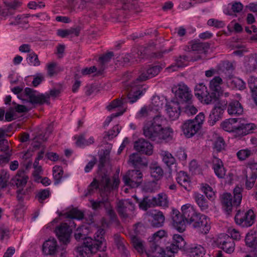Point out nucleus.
Here are the masks:
<instances>
[{"label": "nucleus", "instance_id": "nucleus-1", "mask_svg": "<svg viewBox=\"0 0 257 257\" xmlns=\"http://www.w3.org/2000/svg\"><path fill=\"white\" fill-rule=\"evenodd\" d=\"M163 122L164 120L160 114L155 116L150 120L145 121L143 128L145 137L157 143L171 140L173 138V130L170 127H164Z\"/></svg>", "mask_w": 257, "mask_h": 257}, {"label": "nucleus", "instance_id": "nucleus-2", "mask_svg": "<svg viewBox=\"0 0 257 257\" xmlns=\"http://www.w3.org/2000/svg\"><path fill=\"white\" fill-rule=\"evenodd\" d=\"M182 212L186 222L194 228L202 227V232L206 234L210 229L206 216L197 213L193 206L186 204L182 207Z\"/></svg>", "mask_w": 257, "mask_h": 257}, {"label": "nucleus", "instance_id": "nucleus-3", "mask_svg": "<svg viewBox=\"0 0 257 257\" xmlns=\"http://www.w3.org/2000/svg\"><path fill=\"white\" fill-rule=\"evenodd\" d=\"M242 189L236 187L233 190V197L230 193H224L220 196L221 203L224 211L228 215L232 211L233 206L238 207L242 200Z\"/></svg>", "mask_w": 257, "mask_h": 257}, {"label": "nucleus", "instance_id": "nucleus-4", "mask_svg": "<svg viewBox=\"0 0 257 257\" xmlns=\"http://www.w3.org/2000/svg\"><path fill=\"white\" fill-rule=\"evenodd\" d=\"M157 242H148L149 248L147 252L148 257H174V253L179 250L178 243H172L165 248L161 247Z\"/></svg>", "mask_w": 257, "mask_h": 257}, {"label": "nucleus", "instance_id": "nucleus-5", "mask_svg": "<svg viewBox=\"0 0 257 257\" xmlns=\"http://www.w3.org/2000/svg\"><path fill=\"white\" fill-rule=\"evenodd\" d=\"M106 248L105 242H83L76 249L80 256L85 257L89 253H95L97 251H104Z\"/></svg>", "mask_w": 257, "mask_h": 257}, {"label": "nucleus", "instance_id": "nucleus-6", "mask_svg": "<svg viewBox=\"0 0 257 257\" xmlns=\"http://www.w3.org/2000/svg\"><path fill=\"white\" fill-rule=\"evenodd\" d=\"M179 250L183 251L189 257H202L205 254L204 247L194 242H176Z\"/></svg>", "mask_w": 257, "mask_h": 257}, {"label": "nucleus", "instance_id": "nucleus-7", "mask_svg": "<svg viewBox=\"0 0 257 257\" xmlns=\"http://www.w3.org/2000/svg\"><path fill=\"white\" fill-rule=\"evenodd\" d=\"M75 227L76 224L74 222H69V224L66 222H61L56 226L54 233L59 241H70L73 232L72 227Z\"/></svg>", "mask_w": 257, "mask_h": 257}, {"label": "nucleus", "instance_id": "nucleus-8", "mask_svg": "<svg viewBox=\"0 0 257 257\" xmlns=\"http://www.w3.org/2000/svg\"><path fill=\"white\" fill-rule=\"evenodd\" d=\"M255 219V215L251 209L246 212L238 210L234 217V220L236 224L243 227H247L251 226Z\"/></svg>", "mask_w": 257, "mask_h": 257}, {"label": "nucleus", "instance_id": "nucleus-9", "mask_svg": "<svg viewBox=\"0 0 257 257\" xmlns=\"http://www.w3.org/2000/svg\"><path fill=\"white\" fill-rule=\"evenodd\" d=\"M142 173L140 170H132L127 172L123 176L122 180L125 185L136 188L142 183Z\"/></svg>", "mask_w": 257, "mask_h": 257}, {"label": "nucleus", "instance_id": "nucleus-10", "mask_svg": "<svg viewBox=\"0 0 257 257\" xmlns=\"http://www.w3.org/2000/svg\"><path fill=\"white\" fill-rule=\"evenodd\" d=\"M37 91L31 88L26 87L25 89V94L29 98V102L33 105H42L46 103L50 104L49 96L45 94H36Z\"/></svg>", "mask_w": 257, "mask_h": 257}, {"label": "nucleus", "instance_id": "nucleus-11", "mask_svg": "<svg viewBox=\"0 0 257 257\" xmlns=\"http://www.w3.org/2000/svg\"><path fill=\"white\" fill-rule=\"evenodd\" d=\"M135 209V204L129 199L119 200L117 204V211L123 219L131 217Z\"/></svg>", "mask_w": 257, "mask_h": 257}, {"label": "nucleus", "instance_id": "nucleus-12", "mask_svg": "<svg viewBox=\"0 0 257 257\" xmlns=\"http://www.w3.org/2000/svg\"><path fill=\"white\" fill-rule=\"evenodd\" d=\"M172 223L179 232H182L186 228V222L183 215L178 210L173 209L171 213Z\"/></svg>", "mask_w": 257, "mask_h": 257}, {"label": "nucleus", "instance_id": "nucleus-13", "mask_svg": "<svg viewBox=\"0 0 257 257\" xmlns=\"http://www.w3.org/2000/svg\"><path fill=\"white\" fill-rule=\"evenodd\" d=\"M162 69L160 66H150L145 71L142 70L140 71V75L136 79L137 82H141L151 79L157 75Z\"/></svg>", "mask_w": 257, "mask_h": 257}, {"label": "nucleus", "instance_id": "nucleus-14", "mask_svg": "<svg viewBox=\"0 0 257 257\" xmlns=\"http://www.w3.org/2000/svg\"><path fill=\"white\" fill-rule=\"evenodd\" d=\"M120 4L121 8L116 10L115 13L113 14L112 16L113 18L116 19L119 21H121V17H124L122 15V10L130 11L134 10L137 11L138 6L136 5L134 0H120Z\"/></svg>", "mask_w": 257, "mask_h": 257}, {"label": "nucleus", "instance_id": "nucleus-15", "mask_svg": "<svg viewBox=\"0 0 257 257\" xmlns=\"http://www.w3.org/2000/svg\"><path fill=\"white\" fill-rule=\"evenodd\" d=\"M134 147L138 152L147 155H151L153 153V146L149 141L144 139H139L136 141Z\"/></svg>", "mask_w": 257, "mask_h": 257}, {"label": "nucleus", "instance_id": "nucleus-16", "mask_svg": "<svg viewBox=\"0 0 257 257\" xmlns=\"http://www.w3.org/2000/svg\"><path fill=\"white\" fill-rule=\"evenodd\" d=\"M175 96L180 101L187 103H191L192 95L189 88L185 85H179L178 89L175 91Z\"/></svg>", "mask_w": 257, "mask_h": 257}, {"label": "nucleus", "instance_id": "nucleus-17", "mask_svg": "<svg viewBox=\"0 0 257 257\" xmlns=\"http://www.w3.org/2000/svg\"><path fill=\"white\" fill-rule=\"evenodd\" d=\"M181 128L185 136L188 138L194 136L200 130L199 125L194 123L191 119L184 121Z\"/></svg>", "mask_w": 257, "mask_h": 257}, {"label": "nucleus", "instance_id": "nucleus-18", "mask_svg": "<svg viewBox=\"0 0 257 257\" xmlns=\"http://www.w3.org/2000/svg\"><path fill=\"white\" fill-rule=\"evenodd\" d=\"M128 163L135 168L147 167L148 164L147 159L138 153L130 155Z\"/></svg>", "mask_w": 257, "mask_h": 257}, {"label": "nucleus", "instance_id": "nucleus-19", "mask_svg": "<svg viewBox=\"0 0 257 257\" xmlns=\"http://www.w3.org/2000/svg\"><path fill=\"white\" fill-rule=\"evenodd\" d=\"M161 101L158 97H154L152 99V104L156 107L154 108L152 105L145 106L143 107L138 113V116L140 117H147L152 115V112L154 110H158L159 108Z\"/></svg>", "mask_w": 257, "mask_h": 257}, {"label": "nucleus", "instance_id": "nucleus-20", "mask_svg": "<svg viewBox=\"0 0 257 257\" xmlns=\"http://www.w3.org/2000/svg\"><path fill=\"white\" fill-rule=\"evenodd\" d=\"M167 112L172 120L178 118L180 114V106L177 101H171L166 104Z\"/></svg>", "mask_w": 257, "mask_h": 257}, {"label": "nucleus", "instance_id": "nucleus-21", "mask_svg": "<svg viewBox=\"0 0 257 257\" xmlns=\"http://www.w3.org/2000/svg\"><path fill=\"white\" fill-rule=\"evenodd\" d=\"M28 178L24 170H19L11 180V184L12 185L16 186L18 188H23L26 185Z\"/></svg>", "mask_w": 257, "mask_h": 257}, {"label": "nucleus", "instance_id": "nucleus-22", "mask_svg": "<svg viewBox=\"0 0 257 257\" xmlns=\"http://www.w3.org/2000/svg\"><path fill=\"white\" fill-rule=\"evenodd\" d=\"M143 54L141 50L138 48L134 49L132 52L125 55L123 58V62L124 64L127 65H132L138 63V58H140V56Z\"/></svg>", "mask_w": 257, "mask_h": 257}, {"label": "nucleus", "instance_id": "nucleus-23", "mask_svg": "<svg viewBox=\"0 0 257 257\" xmlns=\"http://www.w3.org/2000/svg\"><path fill=\"white\" fill-rule=\"evenodd\" d=\"M134 234L131 235L132 241H143L147 231L145 225L142 223H137L134 225Z\"/></svg>", "mask_w": 257, "mask_h": 257}, {"label": "nucleus", "instance_id": "nucleus-24", "mask_svg": "<svg viewBox=\"0 0 257 257\" xmlns=\"http://www.w3.org/2000/svg\"><path fill=\"white\" fill-rule=\"evenodd\" d=\"M226 106V104H220L215 106L209 115L208 121L213 125L219 118Z\"/></svg>", "mask_w": 257, "mask_h": 257}, {"label": "nucleus", "instance_id": "nucleus-25", "mask_svg": "<svg viewBox=\"0 0 257 257\" xmlns=\"http://www.w3.org/2000/svg\"><path fill=\"white\" fill-rule=\"evenodd\" d=\"M5 6L0 9V15L4 17L13 15L15 9L20 5V3L16 1L10 3H5Z\"/></svg>", "mask_w": 257, "mask_h": 257}, {"label": "nucleus", "instance_id": "nucleus-26", "mask_svg": "<svg viewBox=\"0 0 257 257\" xmlns=\"http://www.w3.org/2000/svg\"><path fill=\"white\" fill-rule=\"evenodd\" d=\"M131 88L128 90L126 101L130 103H134L140 98L143 95V91L141 90V87L138 86H131Z\"/></svg>", "mask_w": 257, "mask_h": 257}, {"label": "nucleus", "instance_id": "nucleus-27", "mask_svg": "<svg viewBox=\"0 0 257 257\" xmlns=\"http://www.w3.org/2000/svg\"><path fill=\"white\" fill-rule=\"evenodd\" d=\"M213 168L215 175L219 178H223L226 174V170L223 166L222 161L218 158H214L213 160Z\"/></svg>", "mask_w": 257, "mask_h": 257}, {"label": "nucleus", "instance_id": "nucleus-28", "mask_svg": "<svg viewBox=\"0 0 257 257\" xmlns=\"http://www.w3.org/2000/svg\"><path fill=\"white\" fill-rule=\"evenodd\" d=\"M59 246L57 242H44L42 246L43 253L46 255H52L58 251Z\"/></svg>", "mask_w": 257, "mask_h": 257}, {"label": "nucleus", "instance_id": "nucleus-29", "mask_svg": "<svg viewBox=\"0 0 257 257\" xmlns=\"http://www.w3.org/2000/svg\"><path fill=\"white\" fill-rule=\"evenodd\" d=\"M60 216H64L65 218L77 219L82 220L84 218V213L77 208H73L69 211L64 213H60Z\"/></svg>", "mask_w": 257, "mask_h": 257}, {"label": "nucleus", "instance_id": "nucleus-30", "mask_svg": "<svg viewBox=\"0 0 257 257\" xmlns=\"http://www.w3.org/2000/svg\"><path fill=\"white\" fill-rule=\"evenodd\" d=\"M227 111L230 115L241 114L243 112V107L238 101H232L228 105Z\"/></svg>", "mask_w": 257, "mask_h": 257}, {"label": "nucleus", "instance_id": "nucleus-31", "mask_svg": "<svg viewBox=\"0 0 257 257\" xmlns=\"http://www.w3.org/2000/svg\"><path fill=\"white\" fill-rule=\"evenodd\" d=\"M101 183L102 184L103 187L105 189H113V186L117 187L118 185L119 181L118 179L114 178L113 184L111 183V181L108 175L106 174L101 175Z\"/></svg>", "mask_w": 257, "mask_h": 257}, {"label": "nucleus", "instance_id": "nucleus-32", "mask_svg": "<svg viewBox=\"0 0 257 257\" xmlns=\"http://www.w3.org/2000/svg\"><path fill=\"white\" fill-rule=\"evenodd\" d=\"M150 172L151 176L156 180H159L164 175V171L157 163L152 164L150 166Z\"/></svg>", "mask_w": 257, "mask_h": 257}, {"label": "nucleus", "instance_id": "nucleus-33", "mask_svg": "<svg viewBox=\"0 0 257 257\" xmlns=\"http://www.w3.org/2000/svg\"><path fill=\"white\" fill-rule=\"evenodd\" d=\"M210 47V45L207 42H201L195 41L192 42L191 45V49L193 51H198L199 53H206Z\"/></svg>", "mask_w": 257, "mask_h": 257}, {"label": "nucleus", "instance_id": "nucleus-34", "mask_svg": "<svg viewBox=\"0 0 257 257\" xmlns=\"http://www.w3.org/2000/svg\"><path fill=\"white\" fill-rule=\"evenodd\" d=\"M101 199L99 201H94L93 200H90L91 207L93 210H97L101 208L103 205L105 208V204L108 203L109 202V198L107 194L104 193H102L100 194Z\"/></svg>", "mask_w": 257, "mask_h": 257}, {"label": "nucleus", "instance_id": "nucleus-35", "mask_svg": "<svg viewBox=\"0 0 257 257\" xmlns=\"http://www.w3.org/2000/svg\"><path fill=\"white\" fill-rule=\"evenodd\" d=\"M152 216L153 219L151 221V224L153 227H160L163 225L165 221V216L162 212L158 211L156 213H152Z\"/></svg>", "mask_w": 257, "mask_h": 257}, {"label": "nucleus", "instance_id": "nucleus-36", "mask_svg": "<svg viewBox=\"0 0 257 257\" xmlns=\"http://www.w3.org/2000/svg\"><path fill=\"white\" fill-rule=\"evenodd\" d=\"M177 182L186 190H190V180L188 176L184 172H180L177 178Z\"/></svg>", "mask_w": 257, "mask_h": 257}, {"label": "nucleus", "instance_id": "nucleus-37", "mask_svg": "<svg viewBox=\"0 0 257 257\" xmlns=\"http://www.w3.org/2000/svg\"><path fill=\"white\" fill-rule=\"evenodd\" d=\"M105 209L107 214L109 216L110 219L111 221L113 222L116 226L120 225V222L118 220L117 215L112 209V207L111 205L110 202L108 203L105 204Z\"/></svg>", "mask_w": 257, "mask_h": 257}, {"label": "nucleus", "instance_id": "nucleus-38", "mask_svg": "<svg viewBox=\"0 0 257 257\" xmlns=\"http://www.w3.org/2000/svg\"><path fill=\"white\" fill-rule=\"evenodd\" d=\"M222 80L219 76L215 77L210 82L209 88L210 90L219 95L221 90L220 85L222 84Z\"/></svg>", "mask_w": 257, "mask_h": 257}, {"label": "nucleus", "instance_id": "nucleus-39", "mask_svg": "<svg viewBox=\"0 0 257 257\" xmlns=\"http://www.w3.org/2000/svg\"><path fill=\"white\" fill-rule=\"evenodd\" d=\"M195 199L198 205L202 211L206 210L208 208V202L203 195L199 193H195Z\"/></svg>", "mask_w": 257, "mask_h": 257}, {"label": "nucleus", "instance_id": "nucleus-40", "mask_svg": "<svg viewBox=\"0 0 257 257\" xmlns=\"http://www.w3.org/2000/svg\"><path fill=\"white\" fill-rule=\"evenodd\" d=\"M74 138L76 140V146L80 147L83 146H88L94 142V139L92 137L86 140L84 134H81L78 136H75Z\"/></svg>", "mask_w": 257, "mask_h": 257}, {"label": "nucleus", "instance_id": "nucleus-41", "mask_svg": "<svg viewBox=\"0 0 257 257\" xmlns=\"http://www.w3.org/2000/svg\"><path fill=\"white\" fill-rule=\"evenodd\" d=\"M244 67L247 72L254 71L257 67V56L249 58L245 62Z\"/></svg>", "mask_w": 257, "mask_h": 257}, {"label": "nucleus", "instance_id": "nucleus-42", "mask_svg": "<svg viewBox=\"0 0 257 257\" xmlns=\"http://www.w3.org/2000/svg\"><path fill=\"white\" fill-rule=\"evenodd\" d=\"M249 254L245 257H257V242H245Z\"/></svg>", "mask_w": 257, "mask_h": 257}, {"label": "nucleus", "instance_id": "nucleus-43", "mask_svg": "<svg viewBox=\"0 0 257 257\" xmlns=\"http://www.w3.org/2000/svg\"><path fill=\"white\" fill-rule=\"evenodd\" d=\"M156 198V206H160L167 207L168 206L169 201L167 195L164 193H160L158 195Z\"/></svg>", "mask_w": 257, "mask_h": 257}, {"label": "nucleus", "instance_id": "nucleus-44", "mask_svg": "<svg viewBox=\"0 0 257 257\" xmlns=\"http://www.w3.org/2000/svg\"><path fill=\"white\" fill-rule=\"evenodd\" d=\"M237 130L242 131V133L245 135L250 133V131L254 129L255 125L253 123H240L237 124Z\"/></svg>", "mask_w": 257, "mask_h": 257}, {"label": "nucleus", "instance_id": "nucleus-45", "mask_svg": "<svg viewBox=\"0 0 257 257\" xmlns=\"http://www.w3.org/2000/svg\"><path fill=\"white\" fill-rule=\"evenodd\" d=\"M127 103L126 97L121 98L120 100L115 99L112 101L111 103L107 106V109L111 111L112 109L119 107L124 103Z\"/></svg>", "mask_w": 257, "mask_h": 257}, {"label": "nucleus", "instance_id": "nucleus-46", "mask_svg": "<svg viewBox=\"0 0 257 257\" xmlns=\"http://www.w3.org/2000/svg\"><path fill=\"white\" fill-rule=\"evenodd\" d=\"M53 176L55 181V184L59 183L63 174V171L62 168L58 166H55L53 167Z\"/></svg>", "mask_w": 257, "mask_h": 257}, {"label": "nucleus", "instance_id": "nucleus-47", "mask_svg": "<svg viewBox=\"0 0 257 257\" xmlns=\"http://www.w3.org/2000/svg\"><path fill=\"white\" fill-rule=\"evenodd\" d=\"M168 237V235L167 232L164 230H160L154 233L151 238H149L148 239H150L149 241H159L163 239L164 237L167 238Z\"/></svg>", "mask_w": 257, "mask_h": 257}, {"label": "nucleus", "instance_id": "nucleus-48", "mask_svg": "<svg viewBox=\"0 0 257 257\" xmlns=\"http://www.w3.org/2000/svg\"><path fill=\"white\" fill-rule=\"evenodd\" d=\"M218 95L216 92L212 91L211 93L207 92L205 95L203 101L205 104H208L216 101L218 99Z\"/></svg>", "mask_w": 257, "mask_h": 257}, {"label": "nucleus", "instance_id": "nucleus-49", "mask_svg": "<svg viewBox=\"0 0 257 257\" xmlns=\"http://www.w3.org/2000/svg\"><path fill=\"white\" fill-rule=\"evenodd\" d=\"M163 161L164 163L170 168L171 165L175 163V159L173 157L171 154L169 152H165L163 154Z\"/></svg>", "mask_w": 257, "mask_h": 257}, {"label": "nucleus", "instance_id": "nucleus-50", "mask_svg": "<svg viewBox=\"0 0 257 257\" xmlns=\"http://www.w3.org/2000/svg\"><path fill=\"white\" fill-rule=\"evenodd\" d=\"M257 176L248 174L246 175L245 187L246 189H251L254 186Z\"/></svg>", "mask_w": 257, "mask_h": 257}, {"label": "nucleus", "instance_id": "nucleus-51", "mask_svg": "<svg viewBox=\"0 0 257 257\" xmlns=\"http://www.w3.org/2000/svg\"><path fill=\"white\" fill-rule=\"evenodd\" d=\"M50 191L48 189H44L40 191L36 195L39 202L41 203L43 202V201L48 198L50 196Z\"/></svg>", "mask_w": 257, "mask_h": 257}, {"label": "nucleus", "instance_id": "nucleus-52", "mask_svg": "<svg viewBox=\"0 0 257 257\" xmlns=\"http://www.w3.org/2000/svg\"><path fill=\"white\" fill-rule=\"evenodd\" d=\"M202 190L208 199H213L214 198L215 193L213 191L212 188L209 185L207 184H203Z\"/></svg>", "mask_w": 257, "mask_h": 257}, {"label": "nucleus", "instance_id": "nucleus-53", "mask_svg": "<svg viewBox=\"0 0 257 257\" xmlns=\"http://www.w3.org/2000/svg\"><path fill=\"white\" fill-rule=\"evenodd\" d=\"M235 247L234 242H223L221 248L226 252L231 253L233 252Z\"/></svg>", "mask_w": 257, "mask_h": 257}, {"label": "nucleus", "instance_id": "nucleus-54", "mask_svg": "<svg viewBox=\"0 0 257 257\" xmlns=\"http://www.w3.org/2000/svg\"><path fill=\"white\" fill-rule=\"evenodd\" d=\"M222 237H223L224 239L227 240L228 238H230L235 240H239L240 239V235L239 232L233 229H232L230 232L229 233V235L226 234H222Z\"/></svg>", "mask_w": 257, "mask_h": 257}, {"label": "nucleus", "instance_id": "nucleus-55", "mask_svg": "<svg viewBox=\"0 0 257 257\" xmlns=\"http://www.w3.org/2000/svg\"><path fill=\"white\" fill-rule=\"evenodd\" d=\"M9 179V175L6 172L3 171L0 175V189L7 187Z\"/></svg>", "mask_w": 257, "mask_h": 257}, {"label": "nucleus", "instance_id": "nucleus-56", "mask_svg": "<svg viewBox=\"0 0 257 257\" xmlns=\"http://www.w3.org/2000/svg\"><path fill=\"white\" fill-rule=\"evenodd\" d=\"M207 25L217 28H223L225 26V24L223 21H218L214 19H209L207 22Z\"/></svg>", "mask_w": 257, "mask_h": 257}, {"label": "nucleus", "instance_id": "nucleus-57", "mask_svg": "<svg viewBox=\"0 0 257 257\" xmlns=\"http://www.w3.org/2000/svg\"><path fill=\"white\" fill-rule=\"evenodd\" d=\"M251 151L248 149L241 150L237 153V156L240 160H244L251 155Z\"/></svg>", "mask_w": 257, "mask_h": 257}, {"label": "nucleus", "instance_id": "nucleus-58", "mask_svg": "<svg viewBox=\"0 0 257 257\" xmlns=\"http://www.w3.org/2000/svg\"><path fill=\"white\" fill-rule=\"evenodd\" d=\"M28 58L30 62L34 66H39L40 65V61L39 60L38 55L34 52L31 53L28 55Z\"/></svg>", "mask_w": 257, "mask_h": 257}, {"label": "nucleus", "instance_id": "nucleus-59", "mask_svg": "<svg viewBox=\"0 0 257 257\" xmlns=\"http://www.w3.org/2000/svg\"><path fill=\"white\" fill-rule=\"evenodd\" d=\"M225 147V142L222 138H218L214 143V148L218 152L221 151Z\"/></svg>", "mask_w": 257, "mask_h": 257}, {"label": "nucleus", "instance_id": "nucleus-60", "mask_svg": "<svg viewBox=\"0 0 257 257\" xmlns=\"http://www.w3.org/2000/svg\"><path fill=\"white\" fill-rule=\"evenodd\" d=\"M183 111L188 115H193L197 113V108L193 105H191V103H188L183 108Z\"/></svg>", "mask_w": 257, "mask_h": 257}, {"label": "nucleus", "instance_id": "nucleus-61", "mask_svg": "<svg viewBox=\"0 0 257 257\" xmlns=\"http://www.w3.org/2000/svg\"><path fill=\"white\" fill-rule=\"evenodd\" d=\"M205 116L203 113H199L194 119H191L195 124L199 125V127L201 129L202 125L204 120Z\"/></svg>", "mask_w": 257, "mask_h": 257}, {"label": "nucleus", "instance_id": "nucleus-62", "mask_svg": "<svg viewBox=\"0 0 257 257\" xmlns=\"http://www.w3.org/2000/svg\"><path fill=\"white\" fill-rule=\"evenodd\" d=\"M222 128L227 132H231L234 131H237V125H232L229 122V121H226L222 123Z\"/></svg>", "mask_w": 257, "mask_h": 257}, {"label": "nucleus", "instance_id": "nucleus-63", "mask_svg": "<svg viewBox=\"0 0 257 257\" xmlns=\"http://www.w3.org/2000/svg\"><path fill=\"white\" fill-rule=\"evenodd\" d=\"M114 56L112 52H109L99 58V60L102 64L108 62L111 58Z\"/></svg>", "mask_w": 257, "mask_h": 257}, {"label": "nucleus", "instance_id": "nucleus-64", "mask_svg": "<svg viewBox=\"0 0 257 257\" xmlns=\"http://www.w3.org/2000/svg\"><path fill=\"white\" fill-rule=\"evenodd\" d=\"M119 133L118 128L117 125L114 126L112 130L107 132V134L104 136V138H108L109 140L114 137H116Z\"/></svg>", "mask_w": 257, "mask_h": 257}]
</instances>
